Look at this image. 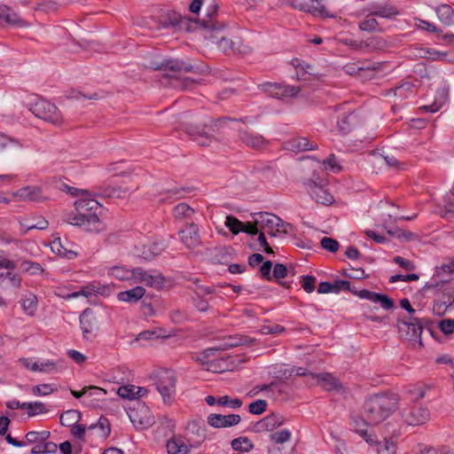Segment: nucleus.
Segmentation results:
<instances>
[{
    "label": "nucleus",
    "mask_w": 454,
    "mask_h": 454,
    "mask_svg": "<svg viewBox=\"0 0 454 454\" xmlns=\"http://www.w3.org/2000/svg\"><path fill=\"white\" fill-rule=\"evenodd\" d=\"M101 207L98 200L82 191L81 197L74 201V210L67 215L66 222L83 228L86 231L98 233L106 228L98 216Z\"/></svg>",
    "instance_id": "1"
},
{
    "label": "nucleus",
    "mask_w": 454,
    "mask_h": 454,
    "mask_svg": "<svg viewBox=\"0 0 454 454\" xmlns=\"http://www.w3.org/2000/svg\"><path fill=\"white\" fill-rule=\"evenodd\" d=\"M398 407L395 395H375L366 400L364 405V415L371 426L385 421Z\"/></svg>",
    "instance_id": "2"
},
{
    "label": "nucleus",
    "mask_w": 454,
    "mask_h": 454,
    "mask_svg": "<svg viewBox=\"0 0 454 454\" xmlns=\"http://www.w3.org/2000/svg\"><path fill=\"white\" fill-rule=\"evenodd\" d=\"M256 224L260 227L258 243L267 254H274V252L266 240V233L271 237H283L290 231L288 223L284 222L276 215L267 212L256 214Z\"/></svg>",
    "instance_id": "3"
},
{
    "label": "nucleus",
    "mask_w": 454,
    "mask_h": 454,
    "mask_svg": "<svg viewBox=\"0 0 454 454\" xmlns=\"http://www.w3.org/2000/svg\"><path fill=\"white\" fill-rule=\"evenodd\" d=\"M133 284H140L145 287L160 290L166 284V278L157 270H146L142 267H134Z\"/></svg>",
    "instance_id": "4"
},
{
    "label": "nucleus",
    "mask_w": 454,
    "mask_h": 454,
    "mask_svg": "<svg viewBox=\"0 0 454 454\" xmlns=\"http://www.w3.org/2000/svg\"><path fill=\"white\" fill-rule=\"evenodd\" d=\"M154 385L161 395L163 403L171 404L176 393V377L175 373L168 370L159 372Z\"/></svg>",
    "instance_id": "5"
},
{
    "label": "nucleus",
    "mask_w": 454,
    "mask_h": 454,
    "mask_svg": "<svg viewBox=\"0 0 454 454\" xmlns=\"http://www.w3.org/2000/svg\"><path fill=\"white\" fill-rule=\"evenodd\" d=\"M202 25L205 27V37L212 43L216 44L221 51L229 54L234 40L220 35L224 28V25L218 24L213 20H203Z\"/></svg>",
    "instance_id": "6"
},
{
    "label": "nucleus",
    "mask_w": 454,
    "mask_h": 454,
    "mask_svg": "<svg viewBox=\"0 0 454 454\" xmlns=\"http://www.w3.org/2000/svg\"><path fill=\"white\" fill-rule=\"evenodd\" d=\"M144 66L146 68H151L154 70H169L173 72L178 71H186L189 72L192 70V66L187 65L178 59H168L160 55H152L149 54Z\"/></svg>",
    "instance_id": "7"
},
{
    "label": "nucleus",
    "mask_w": 454,
    "mask_h": 454,
    "mask_svg": "<svg viewBox=\"0 0 454 454\" xmlns=\"http://www.w3.org/2000/svg\"><path fill=\"white\" fill-rule=\"evenodd\" d=\"M31 111L36 117L54 125H61L64 122V118L58 107L47 100L37 101L31 107Z\"/></svg>",
    "instance_id": "8"
},
{
    "label": "nucleus",
    "mask_w": 454,
    "mask_h": 454,
    "mask_svg": "<svg viewBox=\"0 0 454 454\" xmlns=\"http://www.w3.org/2000/svg\"><path fill=\"white\" fill-rule=\"evenodd\" d=\"M129 417L137 430L147 429L154 423L151 410L143 403H138L136 407L130 409Z\"/></svg>",
    "instance_id": "9"
},
{
    "label": "nucleus",
    "mask_w": 454,
    "mask_h": 454,
    "mask_svg": "<svg viewBox=\"0 0 454 454\" xmlns=\"http://www.w3.org/2000/svg\"><path fill=\"white\" fill-rule=\"evenodd\" d=\"M403 421L409 426H421L426 424L430 419L429 411L426 407L412 405L402 410Z\"/></svg>",
    "instance_id": "10"
},
{
    "label": "nucleus",
    "mask_w": 454,
    "mask_h": 454,
    "mask_svg": "<svg viewBox=\"0 0 454 454\" xmlns=\"http://www.w3.org/2000/svg\"><path fill=\"white\" fill-rule=\"evenodd\" d=\"M397 327L400 333H405L406 338L412 341L415 348L422 347L420 339L422 325L417 318L411 321H398Z\"/></svg>",
    "instance_id": "11"
},
{
    "label": "nucleus",
    "mask_w": 454,
    "mask_h": 454,
    "mask_svg": "<svg viewBox=\"0 0 454 454\" xmlns=\"http://www.w3.org/2000/svg\"><path fill=\"white\" fill-rule=\"evenodd\" d=\"M262 88L270 97L280 99L295 97L301 91V89L298 86L284 85L272 82L264 83L262 85Z\"/></svg>",
    "instance_id": "12"
},
{
    "label": "nucleus",
    "mask_w": 454,
    "mask_h": 454,
    "mask_svg": "<svg viewBox=\"0 0 454 454\" xmlns=\"http://www.w3.org/2000/svg\"><path fill=\"white\" fill-rule=\"evenodd\" d=\"M182 243L188 249H194L200 246V231L196 224L190 223L179 231Z\"/></svg>",
    "instance_id": "13"
},
{
    "label": "nucleus",
    "mask_w": 454,
    "mask_h": 454,
    "mask_svg": "<svg viewBox=\"0 0 454 454\" xmlns=\"http://www.w3.org/2000/svg\"><path fill=\"white\" fill-rule=\"evenodd\" d=\"M29 23L22 20L6 5H0V27H27Z\"/></svg>",
    "instance_id": "14"
},
{
    "label": "nucleus",
    "mask_w": 454,
    "mask_h": 454,
    "mask_svg": "<svg viewBox=\"0 0 454 454\" xmlns=\"http://www.w3.org/2000/svg\"><path fill=\"white\" fill-rule=\"evenodd\" d=\"M167 248V244L163 240L151 242L137 247V255L145 261H151Z\"/></svg>",
    "instance_id": "15"
},
{
    "label": "nucleus",
    "mask_w": 454,
    "mask_h": 454,
    "mask_svg": "<svg viewBox=\"0 0 454 454\" xmlns=\"http://www.w3.org/2000/svg\"><path fill=\"white\" fill-rule=\"evenodd\" d=\"M80 324L85 339H90L98 330L97 317L90 309H86L81 314Z\"/></svg>",
    "instance_id": "16"
},
{
    "label": "nucleus",
    "mask_w": 454,
    "mask_h": 454,
    "mask_svg": "<svg viewBox=\"0 0 454 454\" xmlns=\"http://www.w3.org/2000/svg\"><path fill=\"white\" fill-rule=\"evenodd\" d=\"M146 294V289L144 286H135L130 289L119 292L117 300L128 304H135L140 301Z\"/></svg>",
    "instance_id": "17"
},
{
    "label": "nucleus",
    "mask_w": 454,
    "mask_h": 454,
    "mask_svg": "<svg viewBox=\"0 0 454 454\" xmlns=\"http://www.w3.org/2000/svg\"><path fill=\"white\" fill-rule=\"evenodd\" d=\"M241 418L238 414L220 415L210 414L207 417V423L215 428L229 427L238 425Z\"/></svg>",
    "instance_id": "18"
},
{
    "label": "nucleus",
    "mask_w": 454,
    "mask_h": 454,
    "mask_svg": "<svg viewBox=\"0 0 454 454\" xmlns=\"http://www.w3.org/2000/svg\"><path fill=\"white\" fill-rule=\"evenodd\" d=\"M21 145L14 138L0 133V156L10 157L20 153Z\"/></svg>",
    "instance_id": "19"
},
{
    "label": "nucleus",
    "mask_w": 454,
    "mask_h": 454,
    "mask_svg": "<svg viewBox=\"0 0 454 454\" xmlns=\"http://www.w3.org/2000/svg\"><path fill=\"white\" fill-rule=\"evenodd\" d=\"M14 201H37L42 198V190L37 186H26L12 193Z\"/></svg>",
    "instance_id": "20"
},
{
    "label": "nucleus",
    "mask_w": 454,
    "mask_h": 454,
    "mask_svg": "<svg viewBox=\"0 0 454 454\" xmlns=\"http://www.w3.org/2000/svg\"><path fill=\"white\" fill-rule=\"evenodd\" d=\"M19 223L22 229V233L29 230H44L48 226V221L42 215L24 216L19 219Z\"/></svg>",
    "instance_id": "21"
},
{
    "label": "nucleus",
    "mask_w": 454,
    "mask_h": 454,
    "mask_svg": "<svg viewBox=\"0 0 454 454\" xmlns=\"http://www.w3.org/2000/svg\"><path fill=\"white\" fill-rule=\"evenodd\" d=\"M239 137L245 145L253 149L262 150L268 145V141L262 136L251 131H240Z\"/></svg>",
    "instance_id": "22"
},
{
    "label": "nucleus",
    "mask_w": 454,
    "mask_h": 454,
    "mask_svg": "<svg viewBox=\"0 0 454 454\" xmlns=\"http://www.w3.org/2000/svg\"><path fill=\"white\" fill-rule=\"evenodd\" d=\"M377 454H396L397 443L393 439L382 438L377 440L372 437V442H368Z\"/></svg>",
    "instance_id": "23"
},
{
    "label": "nucleus",
    "mask_w": 454,
    "mask_h": 454,
    "mask_svg": "<svg viewBox=\"0 0 454 454\" xmlns=\"http://www.w3.org/2000/svg\"><path fill=\"white\" fill-rule=\"evenodd\" d=\"M187 134L201 146H207L211 143L210 136L205 131L204 128L188 123L184 127Z\"/></svg>",
    "instance_id": "24"
},
{
    "label": "nucleus",
    "mask_w": 454,
    "mask_h": 454,
    "mask_svg": "<svg viewBox=\"0 0 454 454\" xmlns=\"http://www.w3.org/2000/svg\"><path fill=\"white\" fill-rule=\"evenodd\" d=\"M343 43L355 50L362 51L380 49L386 45V43L380 38H371L366 41L344 40Z\"/></svg>",
    "instance_id": "25"
},
{
    "label": "nucleus",
    "mask_w": 454,
    "mask_h": 454,
    "mask_svg": "<svg viewBox=\"0 0 454 454\" xmlns=\"http://www.w3.org/2000/svg\"><path fill=\"white\" fill-rule=\"evenodd\" d=\"M20 362L22 366L32 372H41L48 373L55 371L57 368L56 364L51 361L36 362L28 358H22L20 360Z\"/></svg>",
    "instance_id": "26"
},
{
    "label": "nucleus",
    "mask_w": 454,
    "mask_h": 454,
    "mask_svg": "<svg viewBox=\"0 0 454 454\" xmlns=\"http://www.w3.org/2000/svg\"><path fill=\"white\" fill-rule=\"evenodd\" d=\"M352 426L356 432L360 434L366 442H372L373 435L368 433V427L371 426V424L368 422L364 413L352 417Z\"/></svg>",
    "instance_id": "27"
},
{
    "label": "nucleus",
    "mask_w": 454,
    "mask_h": 454,
    "mask_svg": "<svg viewBox=\"0 0 454 454\" xmlns=\"http://www.w3.org/2000/svg\"><path fill=\"white\" fill-rule=\"evenodd\" d=\"M22 311L30 317L35 316L38 309V298L33 293H27L20 301Z\"/></svg>",
    "instance_id": "28"
},
{
    "label": "nucleus",
    "mask_w": 454,
    "mask_h": 454,
    "mask_svg": "<svg viewBox=\"0 0 454 454\" xmlns=\"http://www.w3.org/2000/svg\"><path fill=\"white\" fill-rule=\"evenodd\" d=\"M377 67L375 66H358L356 64H348L344 67L347 74L357 75L362 79L372 78Z\"/></svg>",
    "instance_id": "29"
},
{
    "label": "nucleus",
    "mask_w": 454,
    "mask_h": 454,
    "mask_svg": "<svg viewBox=\"0 0 454 454\" xmlns=\"http://www.w3.org/2000/svg\"><path fill=\"white\" fill-rule=\"evenodd\" d=\"M311 197L316 202L323 205H331L334 200L331 193L328 192L324 187L317 185L315 183L310 184L309 190Z\"/></svg>",
    "instance_id": "30"
},
{
    "label": "nucleus",
    "mask_w": 454,
    "mask_h": 454,
    "mask_svg": "<svg viewBox=\"0 0 454 454\" xmlns=\"http://www.w3.org/2000/svg\"><path fill=\"white\" fill-rule=\"evenodd\" d=\"M13 270H8L7 272L0 274V286L3 288H20L21 286V278Z\"/></svg>",
    "instance_id": "31"
},
{
    "label": "nucleus",
    "mask_w": 454,
    "mask_h": 454,
    "mask_svg": "<svg viewBox=\"0 0 454 454\" xmlns=\"http://www.w3.org/2000/svg\"><path fill=\"white\" fill-rule=\"evenodd\" d=\"M108 275L115 279L128 282L132 285L134 268L128 269L123 266H114L108 270Z\"/></svg>",
    "instance_id": "32"
},
{
    "label": "nucleus",
    "mask_w": 454,
    "mask_h": 454,
    "mask_svg": "<svg viewBox=\"0 0 454 454\" xmlns=\"http://www.w3.org/2000/svg\"><path fill=\"white\" fill-rule=\"evenodd\" d=\"M50 246L51 251L61 257L72 260L78 255L76 251L67 247L60 239H54Z\"/></svg>",
    "instance_id": "33"
},
{
    "label": "nucleus",
    "mask_w": 454,
    "mask_h": 454,
    "mask_svg": "<svg viewBox=\"0 0 454 454\" xmlns=\"http://www.w3.org/2000/svg\"><path fill=\"white\" fill-rule=\"evenodd\" d=\"M166 448L168 454H188L190 452L189 445L179 437H172L168 440Z\"/></svg>",
    "instance_id": "34"
},
{
    "label": "nucleus",
    "mask_w": 454,
    "mask_h": 454,
    "mask_svg": "<svg viewBox=\"0 0 454 454\" xmlns=\"http://www.w3.org/2000/svg\"><path fill=\"white\" fill-rule=\"evenodd\" d=\"M96 293H99L98 288H97L94 285H88L86 286L82 287L80 291L72 292L69 294H60L58 292L59 297L63 298L65 300L74 299L78 297H85L90 298L94 295Z\"/></svg>",
    "instance_id": "35"
},
{
    "label": "nucleus",
    "mask_w": 454,
    "mask_h": 454,
    "mask_svg": "<svg viewBox=\"0 0 454 454\" xmlns=\"http://www.w3.org/2000/svg\"><path fill=\"white\" fill-rule=\"evenodd\" d=\"M371 12H372V15L388 20H392L395 16L399 15V12L396 7L389 4L377 5L373 7Z\"/></svg>",
    "instance_id": "36"
},
{
    "label": "nucleus",
    "mask_w": 454,
    "mask_h": 454,
    "mask_svg": "<svg viewBox=\"0 0 454 454\" xmlns=\"http://www.w3.org/2000/svg\"><path fill=\"white\" fill-rule=\"evenodd\" d=\"M317 383L325 389L330 391L340 387V383L330 373H321L317 377Z\"/></svg>",
    "instance_id": "37"
},
{
    "label": "nucleus",
    "mask_w": 454,
    "mask_h": 454,
    "mask_svg": "<svg viewBox=\"0 0 454 454\" xmlns=\"http://www.w3.org/2000/svg\"><path fill=\"white\" fill-rule=\"evenodd\" d=\"M438 19L449 26L453 22L454 10L448 4H441L436 8Z\"/></svg>",
    "instance_id": "38"
},
{
    "label": "nucleus",
    "mask_w": 454,
    "mask_h": 454,
    "mask_svg": "<svg viewBox=\"0 0 454 454\" xmlns=\"http://www.w3.org/2000/svg\"><path fill=\"white\" fill-rule=\"evenodd\" d=\"M195 210L186 203H180L173 208V215L176 219H190Z\"/></svg>",
    "instance_id": "39"
},
{
    "label": "nucleus",
    "mask_w": 454,
    "mask_h": 454,
    "mask_svg": "<svg viewBox=\"0 0 454 454\" xmlns=\"http://www.w3.org/2000/svg\"><path fill=\"white\" fill-rule=\"evenodd\" d=\"M200 361L204 368L207 371L220 373L227 370L226 362L223 359L213 360V361H202L201 358H197Z\"/></svg>",
    "instance_id": "40"
},
{
    "label": "nucleus",
    "mask_w": 454,
    "mask_h": 454,
    "mask_svg": "<svg viewBox=\"0 0 454 454\" xmlns=\"http://www.w3.org/2000/svg\"><path fill=\"white\" fill-rule=\"evenodd\" d=\"M81 419V413L75 410H68L63 412L59 418L61 425L72 427Z\"/></svg>",
    "instance_id": "41"
},
{
    "label": "nucleus",
    "mask_w": 454,
    "mask_h": 454,
    "mask_svg": "<svg viewBox=\"0 0 454 454\" xmlns=\"http://www.w3.org/2000/svg\"><path fill=\"white\" fill-rule=\"evenodd\" d=\"M25 410L27 411L29 417H35L41 414L47 413L49 411L46 405L42 402H30L26 403Z\"/></svg>",
    "instance_id": "42"
},
{
    "label": "nucleus",
    "mask_w": 454,
    "mask_h": 454,
    "mask_svg": "<svg viewBox=\"0 0 454 454\" xmlns=\"http://www.w3.org/2000/svg\"><path fill=\"white\" fill-rule=\"evenodd\" d=\"M375 17L376 16L372 15V12H371L370 14H368L364 19V20H362L359 23L358 27H359L360 30L366 31V32H374V31L380 30L379 28V24H378V21L376 20Z\"/></svg>",
    "instance_id": "43"
},
{
    "label": "nucleus",
    "mask_w": 454,
    "mask_h": 454,
    "mask_svg": "<svg viewBox=\"0 0 454 454\" xmlns=\"http://www.w3.org/2000/svg\"><path fill=\"white\" fill-rule=\"evenodd\" d=\"M454 303V295L448 292L443 294L442 300H438L434 304V309L438 313H443L446 309Z\"/></svg>",
    "instance_id": "44"
},
{
    "label": "nucleus",
    "mask_w": 454,
    "mask_h": 454,
    "mask_svg": "<svg viewBox=\"0 0 454 454\" xmlns=\"http://www.w3.org/2000/svg\"><path fill=\"white\" fill-rule=\"evenodd\" d=\"M231 447L235 450L248 452L254 448V444L247 437H239L231 441Z\"/></svg>",
    "instance_id": "45"
},
{
    "label": "nucleus",
    "mask_w": 454,
    "mask_h": 454,
    "mask_svg": "<svg viewBox=\"0 0 454 454\" xmlns=\"http://www.w3.org/2000/svg\"><path fill=\"white\" fill-rule=\"evenodd\" d=\"M252 52V48L245 45L239 38L233 41L232 48L230 49L229 54H236L240 56L249 55Z\"/></svg>",
    "instance_id": "46"
},
{
    "label": "nucleus",
    "mask_w": 454,
    "mask_h": 454,
    "mask_svg": "<svg viewBox=\"0 0 454 454\" xmlns=\"http://www.w3.org/2000/svg\"><path fill=\"white\" fill-rule=\"evenodd\" d=\"M49 437H50L49 431H43V432L31 431V432H28L25 436L27 443H41L43 442H45V440L48 439Z\"/></svg>",
    "instance_id": "47"
},
{
    "label": "nucleus",
    "mask_w": 454,
    "mask_h": 454,
    "mask_svg": "<svg viewBox=\"0 0 454 454\" xmlns=\"http://www.w3.org/2000/svg\"><path fill=\"white\" fill-rule=\"evenodd\" d=\"M290 148L294 151H306L313 149L306 137H296L290 142Z\"/></svg>",
    "instance_id": "48"
},
{
    "label": "nucleus",
    "mask_w": 454,
    "mask_h": 454,
    "mask_svg": "<svg viewBox=\"0 0 454 454\" xmlns=\"http://www.w3.org/2000/svg\"><path fill=\"white\" fill-rule=\"evenodd\" d=\"M54 391H56V387L52 384H40L31 388V392L35 396H45Z\"/></svg>",
    "instance_id": "49"
},
{
    "label": "nucleus",
    "mask_w": 454,
    "mask_h": 454,
    "mask_svg": "<svg viewBox=\"0 0 454 454\" xmlns=\"http://www.w3.org/2000/svg\"><path fill=\"white\" fill-rule=\"evenodd\" d=\"M21 269L23 271L28 272L31 275L42 274L44 272L41 264L31 261H24L21 263Z\"/></svg>",
    "instance_id": "50"
},
{
    "label": "nucleus",
    "mask_w": 454,
    "mask_h": 454,
    "mask_svg": "<svg viewBox=\"0 0 454 454\" xmlns=\"http://www.w3.org/2000/svg\"><path fill=\"white\" fill-rule=\"evenodd\" d=\"M448 92L445 89L440 91L438 98L431 106H425L424 108L431 113L437 112L446 102Z\"/></svg>",
    "instance_id": "51"
},
{
    "label": "nucleus",
    "mask_w": 454,
    "mask_h": 454,
    "mask_svg": "<svg viewBox=\"0 0 454 454\" xmlns=\"http://www.w3.org/2000/svg\"><path fill=\"white\" fill-rule=\"evenodd\" d=\"M356 116L353 114H342L338 121V126L340 131L348 132L352 127V123L355 121Z\"/></svg>",
    "instance_id": "52"
},
{
    "label": "nucleus",
    "mask_w": 454,
    "mask_h": 454,
    "mask_svg": "<svg viewBox=\"0 0 454 454\" xmlns=\"http://www.w3.org/2000/svg\"><path fill=\"white\" fill-rule=\"evenodd\" d=\"M135 390H136V386L125 385V386H121L118 388L117 394L122 399L134 400V399H137Z\"/></svg>",
    "instance_id": "53"
},
{
    "label": "nucleus",
    "mask_w": 454,
    "mask_h": 454,
    "mask_svg": "<svg viewBox=\"0 0 454 454\" xmlns=\"http://www.w3.org/2000/svg\"><path fill=\"white\" fill-rule=\"evenodd\" d=\"M380 207L384 216L388 217L390 220H395L398 218L397 207H395L393 203L388 201L382 202Z\"/></svg>",
    "instance_id": "54"
},
{
    "label": "nucleus",
    "mask_w": 454,
    "mask_h": 454,
    "mask_svg": "<svg viewBox=\"0 0 454 454\" xmlns=\"http://www.w3.org/2000/svg\"><path fill=\"white\" fill-rule=\"evenodd\" d=\"M312 6L316 9L315 12H309L312 15L322 18L333 17V15L330 14L329 11L327 10L325 4H324V0H317V2L312 4Z\"/></svg>",
    "instance_id": "55"
},
{
    "label": "nucleus",
    "mask_w": 454,
    "mask_h": 454,
    "mask_svg": "<svg viewBox=\"0 0 454 454\" xmlns=\"http://www.w3.org/2000/svg\"><path fill=\"white\" fill-rule=\"evenodd\" d=\"M217 404L237 410L241 407L242 402L239 398H230L228 395H223L217 399Z\"/></svg>",
    "instance_id": "56"
},
{
    "label": "nucleus",
    "mask_w": 454,
    "mask_h": 454,
    "mask_svg": "<svg viewBox=\"0 0 454 454\" xmlns=\"http://www.w3.org/2000/svg\"><path fill=\"white\" fill-rule=\"evenodd\" d=\"M372 302L380 304V306L386 310H389L394 308V301L385 294L375 293Z\"/></svg>",
    "instance_id": "57"
},
{
    "label": "nucleus",
    "mask_w": 454,
    "mask_h": 454,
    "mask_svg": "<svg viewBox=\"0 0 454 454\" xmlns=\"http://www.w3.org/2000/svg\"><path fill=\"white\" fill-rule=\"evenodd\" d=\"M224 224L233 234H239L242 231L243 223L234 216L228 215Z\"/></svg>",
    "instance_id": "58"
},
{
    "label": "nucleus",
    "mask_w": 454,
    "mask_h": 454,
    "mask_svg": "<svg viewBox=\"0 0 454 454\" xmlns=\"http://www.w3.org/2000/svg\"><path fill=\"white\" fill-rule=\"evenodd\" d=\"M291 439V432L288 429H283L270 434V440L275 443H285Z\"/></svg>",
    "instance_id": "59"
},
{
    "label": "nucleus",
    "mask_w": 454,
    "mask_h": 454,
    "mask_svg": "<svg viewBox=\"0 0 454 454\" xmlns=\"http://www.w3.org/2000/svg\"><path fill=\"white\" fill-rule=\"evenodd\" d=\"M314 2L317 0H294V6L302 12H315L316 9L312 6Z\"/></svg>",
    "instance_id": "60"
},
{
    "label": "nucleus",
    "mask_w": 454,
    "mask_h": 454,
    "mask_svg": "<svg viewBox=\"0 0 454 454\" xmlns=\"http://www.w3.org/2000/svg\"><path fill=\"white\" fill-rule=\"evenodd\" d=\"M267 407V403L264 400H257L249 404V411L252 414L260 415L262 414Z\"/></svg>",
    "instance_id": "61"
},
{
    "label": "nucleus",
    "mask_w": 454,
    "mask_h": 454,
    "mask_svg": "<svg viewBox=\"0 0 454 454\" xmlns=\"http://www.w3.org/2000/svg\"><path fill=\"white\" fill-rule=\"evenodd\" d=\"M320 244L324 249L332 253L336 252L339 248V243L332 238L324 237Z\"/></svg>",
    "instance_id": "62"
},
{
    "label": "nucleus",
    "mask_w": 454,
    "mask_h": 454,
    "mask_svg": "<svg viewBox=\"0 0 454 454\" xmlns=\"http://www.w3.org/2000/svg\"><path fill=\"white\" fill-rule=\"evenodd\" d=\"M324 166L325 170H330L333 173H337L341 169L334 155H331L324 160Z\"/></svg>",
    "instance_id": "63"
},
{
    "label": "nucleus",
    "mask_w": 454,
    "mask_h": 454,
    "mask_svg": "<svg viewBox=\"0 0 454 454\" xmlns=\"http://www.w3.org/2000/svg\"><path fill=\"white\" fill-rule=\"evenodd\" d=\"M439 328L444 334H451L454 333V320L444 319L439 323Z\"/></svg>",
    "instance_id": "64"
}]
</instances>
